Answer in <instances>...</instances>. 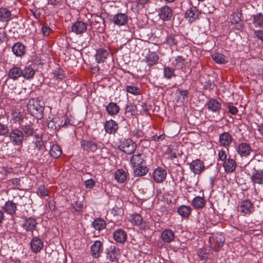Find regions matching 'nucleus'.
Returning a JSON list of instances; mask_svg holds the SVG:
<instances>
[{
    "instance_id": "nucleus-49",
    "label": "nucleus",
    "mask_w": 263,
    "mask_h": 263,
    "mask_svg": "<svg viewBox=\"0 0 263 263\" xmlns=\"http://www.w3.org/2000/svg\"><path fill=\"white\" fill-rule=\"evenodd\" d=\"M125 90L127 92L135 96L139 95L141 93V91L139 88L133 85L126 86L125 87Z\"/></svg>"
},
{
    "instance_id": "nucleus-3",
    "label": "nucleus",
    "mask_w": 263,
    "mask_h": 263,
    "mask_svg": "<svg viewBox=\"0 0 263 263\" xmlns=\"http://www.w3.org/2000/svg\"><path fill=\"white\" fill-rule=\"evenodd\" d=\"M105 15V13H102L100 16L98 15L92 16V21H89V25L91 27H94L98 29L100 32H103L105 28L104 21V16Z\"/></svg>"
},
{
    "instance_id": "nucleus-27",
    "label": "nucleus",
    "mask_w": 263,
    "mask_h": 263,
    "mask_svg": "<svg viewBox=\"0 0 263 263\" xmlns=\"http://www.w3.org/2000/svg\"><path fill=\"white\" fill-rule=\"evenodd\" d=\"M109 52L107 50L100 48L97 50L96 53V60L98 63H102L107 58Z\"/></svg>"
},
{
    "instance_id": "nucleus-39",
    "label": "nucleus",
    "mask_w": 263,
    "mask_h": 263,
    "mask_svg": "<svg viewBox=\"0 0 263 263\" xmlns=\"http://www.w3.org/2000/svg\"><path fill=\"white\" fill-rule=\"evenodd\" d=\"M158 59L159 57L157 54L155 52H153L149 53L146 57V62L149 67H151L157 63Z\"/></svg>"
},
{
    "instance_id": "nucleus-37",
    "label": "nucleus",
    "mask_w": 263,
    "mask_h": 263,
    "mask_svg": "<svg viewBox=\"0 0 263 263\" xmlns=\"http://www.w3.org/2000/svg\"><path fill=\"white\" fill-rule=\"evenodd\" d=\"M62 120L59 117H55L50 120L48 123V127L52 129L59 130L61 127Z\"/></svg>"
},
{
    "instance_id": "nucleus-44",
    "label": "nucleus",
    "mask_w": 263,
    "mask_h": 263,
    "mask_svg": "<svg viewBox=\"0 0 263 263\" xmlns=\"http://www.w3.org/2000/svg\"><path fill=\"white\" fill-rule=\"evenodd\" d=\"M62 153V149L58 144H53L49 152L50 156L54 158L59 157Z\"/></svg>"
},
{
    "instance_id": "nucleus-7",
    "label": "nucleus",
    "mask_w": 263,
    "mask_h": 263,
    "mask_svg": "<svg viewBox=\"0 0 263 263\" xmlns=\"http://www.w3.org/2000/svg\"><path fill=\"white\" fill-rule=\"evenodd\" d=\"M236 151L241 157H247L250 155L252 149L249 143L241 142L237 146Z\"/></svg>"
},
{
    "instance_id": "nucleus-12",
    "label": "nucleus",
    "mask_w": 263,
    "mask_h": 263,
    "mask_svg": "<svg viewBox=\"0 0 263 263\" xmlns=\"http://www.w3.org/2000/svg\"><path fill=\"white\" fill-rule=\"evenodd\" d=\"M37 224V222L35 219L32 217H29L24 221L22 227L26 231H30L32 232L34 230H35Z\"/></svg>"
},
{
    "instance_id": "nucleus-64",
    "label": "nucleus",
    "mask_w": 263,
    "mask_h": 263,
    "mask_svg": "<svg viewBox=\"0 0 263 263\" xmlns=\"http://www.w3.org/2000/svg\"><path fill=\"white\" fill-rule=\"evenodd\" d=\"M7 38L6 33L4 31H0V44L4 42Z\"/></svg>"
},
{
    "instance_id": "nucleus-60",
    "label": "nucleus",
    "mask_w": 263,
    "mask_h": 263,
    "mask_svg": "<svg viewBox=\"0 0 263 263\" xmlns=\"http://www.w3.org/2000/svg\"><path fill=\"white\" fill-rule=\"evenodd\" d=\"M12 183L15 185L18 189H21L22 185H21V180L18 178H14L11 180Z\"/></svg>"
},
{
    "instance_id": "nucleus-40",
    "label": "nucleus",
    "mask_w": 263,
    "mask_h": 263,
    "mask_svg": "<svg viewBox=\"0 0 263 263\" xmlns=\"http://www.w3.org/2000/svg\"><path fill=\"white\" fill-rule=\"evenodd\" d=\"M207 105L209 109L214 112L219 110L221 108L220 103L216 99L209 100Z\"/></svg>"
},
{
    "instance_id": "nucleus-5",
    "label": "nucleus",
    "mask_w": 263,
    "mask_h": 263,
    "mask_svg": "<svg viewBox=\"0 0 263 263\" xmlns=\"http://www.w3.org/2000/svg\"><path fill=\"white\" fill-rule=\"evenodd\" d=\"M121 149L127 154L133 153L137 148V144L130 139H124L122 142Z\"/></svg>"
},
{
    "instance_id": "nucleus-57",
    "label": "nucleus",
    "mask_w": 263,
    "mask_h": 263,
    "mask_svg": "<svg viewBox=\"0 0 263 263\" xmlns=\"http://www.w3.org/2000/svg\"><path fill=\"white\" fill-rule=\"evenodd\" d=\"M38 191L42 196H47L48 194V190L44 185H40L38 188Z\"/></svg>"
},
{
    "instance_id": "nucleus-29",
    "label": "nucleus",
    "mask_w": 263,
    "mask_h": 263,
    "mask_svg": "<svg viewBox=\"0 0 263 263\" xmlns=\"http://www.w3.org/2000/svg\"><path fill=\"white\" fill-rule=\"evenodd\" d=\"M223 167L226 172L232 173L236 168V163L233 159L228 158L223 162Z\"/></svg>"
},
{
    "instance_id": "nucleus-58",
    "label": "nucleus",
    "mask_w": 263,
    "mask_h": 263,
    "mask_svg": "<svg viewBox=\"0 0 263 263\" xmlns=\"http://www.w3.org/2000/svg\"><path fill=\"white\" fill-rule=\"evenodd\" d=\"M42 29L43 33L45 36H48L50 34V32L52 30L49 27H48L46 25L43 26L42 27Z\"/></svg>"
},
{
    "instance_id": "nucleus-52",
    "label": "nucleus",
    "mask_w": 263,
    "mask_h": 263,
    "mask_svg": "<svg viewBox=\"0 0 263 263\" xmlns=\"http://www.w3.org/2000/svg\"><path fill=\"white\" fill-rule=\"evenodd\" d=\"M142 217L140 214H136L132 216L131 219L132 223L136 225L140 226L142 224Z\"/></svg>"
},
{
    "instance_id": "nucleus-8",
    "label": "nucleus",
    "mask_w": 263,
    "mask_h": 263,
    "mask_svg": "<svg viewBox=\"0 0 263 263\" xmlns=\"http://www.w3.org/2000/svg\"><path fill=\"white\" fill-rule=\"evenodd\" d=\"M190 168L195 174L199 175L204 171L205 166L202 161L200 159H196L191 162Z\"/></svg>"
},
{
    "instance_id": "nucleus-41",
    "label": "nucleus",
    "mask_w": 263,
    "mask_h": 263,
    "mask_svg": "<svg viewBox=\"0 0 263 263\" xmlns=\"http://www.w3.org/2000/svg\"><path fill=\"white\" fill-rule=\"evenodd\" d=\"M127 178L125 172L123 170H118L115 173V179L119 183L124 182Z\"/></svg>"
},
{
    "instance_id": "nucleus-4",
    "label": "nucleus",
    "mask_w": 263,
    "mask_h": 263,
    "mask_svg": "<svg viewBox=\"0 0 263 263\" xmlns=\"http://www.w3.org/2000/svg\"><path fill=\"white\" fill-rule=\"evenodd\" d=\"M121 256L120 250L115 246H111L106 249V258L111 262H118Z\"/></svg>"
},
{
    "instance_id": "nucleus-56",
    "label": "nucleus",
    "mask_w": 263,
    "mask_h": 263,
    "mask_svg": "<svg viewBox=\"0 0 263 263\" xmlns=\"http://www.w3.org/2000/svg\"><path fill=\"white\" fill-rule=\"evenodd\" d=\"M84 185L87 189H91L95 185V181L92 179H88L84 181Z\"/></svg>"
},
{
    "instance_id": "nucleus-33",
    "label": "nucleus",
    "mask_w": 263,
    "mask_h": 263,
    "mask_svg": "<svg viewBox=\"0 0 263 263\" xmlns=\"http://www.w3.org/2000/svg\"><path fill=\"white\" fill-rule=\"evenodd\" d=\"M106 110L108 115L114 116L119 112L120 107L117 103L110 102L106 106Z\"/></svg>"
},
{
    "instance_id": "nucleus-31",
    "label": "nucleus",
    "mask_w": 263,
    "mask_h": 263,
    "mask_svg": "<svg viewBox=\"0 0 263 263\" xmlns=\"http://www.w3.org/2000/svg\"><path fill=\"white\" fill-rule=\"evenodd\" d=\"M35 74V70L31 65L26 66L22 69V77L27 80L32 79Z\"/></svg>"
},
{
    "instance_id": "nucleus-45",
    "label": "nucleus",
    "mask_w": 263,
    "mask_h": 263,
    "mask_svg": "<svg viewBox=\"0 0 263 263\" xmlns=\"http://www.w3.org/2000/svg\"><path fill=\"white\" fill-rule=\"evenodd\" d=\"M253 23L256 26L262 27L263 26V14L261 13L253 15Z\"/></svg>"
},
{
    "instance_id": "nucleus-6",
    "label": "nucleus",
    "mask_w": 263,
    "mask_h": 263,
    "mask_svg": "<svg viewBox=\"0 0 263 263\" xmlns=\"http://www.w3.org/2000/svg\"><path fill=\"white\" fill-rule=\"evenodd\" d=\"M214 243L213 250L218 252L220 251L225 241L224 235L221 233H217L212 236Z\"/></svg>"
},
{
    "instance_id": "nucleus-24",
    "label": "nucleus",
    "mask_w": 263,
    "mask_h": 263,
    "mask_svg": "<svg viewBox=\"0 0 263 263\" xmlns=\"http://www.w3.org/2000/svg\"><path fill=\"white\" fill-rule=\"evenodd\" d=\"M112 20L115 25H124L127 22V16L124 13H118L114 16Z\"/></svg>"
},
{
    "instance_id": "nucleus-46",
    "label": "nucleus",
    "mask_w": 263,
    "mask_h": 263,
    "mask_svg": "<svg viewBox=\"0 0 263 263\" xmlns=\"http://www.w3.org/2000/svg\"><path fill=\"white\" fill-rule=\"evenodd\" d=\"M180 36L176 34H170L169 35L166 39V43L170 45V46H176L177 44Z\"/></svg>"
},
{
    "instance_id": "nucleus-54",
    "label": "nucleus",
    "mask_w": 263,
    "mask_h": 263,
    "mask_svg": "<svg viewBox=\"0 0 263 263\" xmlns=\"http://www.w3.org/2000/svg\"><path fill=\"white\" fill-rule=\"evenodd\" d=\"M163 73L164 77L167 79H171L174 75V69L169 67L164 68Z\"/></svg>"
},
{
    "instance_id": "nucleus-48",
    "label": "nucleus",
    "mask_w": 263,
    "mask_h": 263,
    "mask_svg": "<svg viewBox=\"0 0 263 263\" xmlns=\"http://www.w3.org/2000/svg\"><path fill=\"white\" fill-rule=\"evenodd\" d=\"M212 59L218 64H225L227 60H225L224 56L219 53H215L212 55Z\"/></svg>"
},
{
    "instance_id": "nucleus-1",
    "label": "nucleus",
    "mask_w": 263,
    "mask_h": 263,
    "mask_svg": "<svg viewBox=\"0 0 263 263\" xmlns=\"http://www.w3.org/2000/svg\"><path fill=\"white\" fill-rule=\"evenodd\" d=\"M44 108V102L39 98H31L27 103V110L37 119H41L43 118Z\"/></svg>"
},
{
    "instance_id": "nucleus-53",
    "label": "nucleus",
    "mask_w": 263,
    "mask_h": 263,
    "mask_svg": "<svg viewBox=\"0 0 263 263\" xmlns=\"http://www.w3.org/2000/svg\"><path fill=\"white\" fill-rule=\"evenodd\" d=\"M9 132L7 125L0 123V136H7L9 134Z\"/></svg>"
},
{
    "instance_id": "nucleus-55",
    "label": "nucleus",
    "mask_w": 263,
    "mask_h": 263,
    "mask_svg": "<svg viewBox=\"0 0 263 263\" xmlns=\"http://www.w3.org/2000/svg\"><path fill=\"white\" fill-rule=\"evenodd\" d=\"M111 213L115 216H119L123 213V210L117 206H115L112 208Z\"/></svg>"
},
{
    "instance_id": "nucleus-17",
    "label": "nucleus",
    "mask_w": 263,
    "mask_h": 263,
    "mask_svg": "<svg viewBox=\"0 0 263 263\" xmlns=\"http://www.w3.org/2000/svg\"><path fill=\"white\" fill-rule=\"evenodd\" d=\"M250 178L254 184H263V170L254 169Z\"/></svg>"
},
{
    "instance_id": "nucleus-51",
    "label": "nucleus",
    "mask_w": 263,
    "mask_h": 263,
    "mask_svg": "<svg viewBox=\"0 0 263 263\" xmlns=\"http://www.w3.org/2000/svg\"><path fill=\"white\" fill-rule=\"evenodd\" d=\"M13 118L12 120L14 121V122H18L21 125V123L23 122L24 119V116L21 112H14L13 114Z\"/></svg>"
},
{
    "instance_id": "nucleus-28",
    "label": "nucleus",
    "mask_w": 263,
    "mask_h": 263,
    "mask_svg": "<svg viewBox=\"0 0 263 263\" xmlns=\"http://www.w3.org/2000/svg\"><path fill=\"white\" fill-rule=\"evenodd\" d=\"M3 209L6 213L11 215L14 214L17 209L16 204L10 200L6 202Z\"/></svg>"
},
{
    "instance_id": "nucleus-63",
    "label": "nucleus",
    "mask_w": 263,
    "mask_h": 263,
    "mask_svg": "<svg viewBox=\"0 0 263 263\" xmlns=\"http://www.w3.org/2000/svg\"><path fill=\"white\" fill-rule=\"evenodd\" d=\"M176 62L181 65H184L185 64V59L182 56H178L175 60Z\"/></svg>"
},
{
    "instance_id": "nucleus-14",
    "label": "nucleus",
    "mask_w": 263,
    "mask_h": 263,
    "mask_svg": "<svg viewBox=\"0 0 263 263\" xmlns=\"http://www.w3.org/2000/svg\"><path fill=\"white\" fill-rule=\"evenodd\" d=\"M240 209L245 214H250L254 211V204L249 200H243L241 202Z\"/></svg>"
},
{
    "instance_id": "nucleus-20",
    "label": "nucleus",
    "mask_w": 263,
    "mask_h": 263,
    "mask_svg": "<svg viewBox=\"0 0 263 263\" xmlns=\"http://www.w3.org/2000/svg\"><path fill=\"white\" fill-rule=\"evenodd\" d=\"M22 76V69L17 66H14L10 68L8 72V77L15 80Z\"/></svg>"
},
{
    "instance_id": "nucleus-36",
    "label": "nucleus",
    "mask_w": 263,
    "mask_h": 263,
    "mask_svg": "<svg viewBox=\"0 0 263 263\" xmlns=\"http://www.w3.org/2000/svg\"><path fill=\"white\" fill-rule=\"evenodd\" d=\"M175 237L174 232L169 229L165 230L161 234V238L162 240L167 243L172 241Z\"/></svg>"
},
{
    "instance_id": "nucleus-34",
    "label": "nucleus",
    "mask_w": 263,
    "mask_h": 263,
    "mask_svg": "<svg viewBox=\"0 0 263 263\" xmlns=\"http://www.w3.org/2000/svg\"><path fill=\"white\" fill-rule=\"evenodd\" d=\"M83 208L84 206L82 203L76 202L69 207V210L73 214L81 215Z\"/></svg>"
},
{
    "instance_id": "nucleus-18",
    "label": "nucleus",
    "mask_w": 263,
    "mask_h": 263,
    "mask_svg": "<svg viewBox=\"0 0 263 263\" xmlns=\"http://www.w3.org/2000/svg\"><path fill=\"white\" fill-rule=\"evenodd\" d=\"M118 125L113 120H110L105 122L104 128L107 133L109 134H115L118 129Z\"/></svg>"
},
{
    "instance_id": "nucleus-23",
    "label": "nucleus",
    "mask_w": 263,
    "mask_h": 263,
    "mask_svg": "<svg viewBox=\"0 0 263 263\" xmlns=\"http://www.w3.org/2000/svg\"><path fill=\"white\" fill-rule=\"evenodd\" d=\"M11 12L6 7L0 8V22L8 23L11 19Z\"/></svg>"
},
{
    "instance_id": "nucleus-32",
    "label": "nucleus",
    "mask_w": 263,
    "mask_h": 263,
    "mask_svg": "<svg viewBox=\"0 0 263 263\" xmlns=\"http://www.w3.org/2000/svg\"><path fill=\"white\" fill-rule=\"evenodd\" d=\"M192 204L195 209H201L205 206V200L203 197L196 196L193 199Z\"/></svg>"
},
{
    "instance_id": "nucleus-59",
    "label": "nucleus",
    "mask_w": 263,
    "mask_h": 263,
    "mask_svg": "<svg viewBox=\"0 0 263 263\" xmlns=\"http://www.w3.org/2000/svg\"><path fill=\"white\" fill-rule=\"evenodd\" d=\"M218 158L221 161H226L227 159V155L226 151L224 150H221L218 153Z\"/></svg>"
},
{
    "instance_id": "nucleus-21",
    "label": "nucleus",
    "mask_w": 263,
    "mask_h": 263,
    "mask_svg": "<svg viewBox=\"0 0 263 263\" xmlns=\"http://www.w3.org/2000/svg\"><path fill=\"white\" fill-rule=\"evenodd\" d=\"M102 246L103 243L101 241L99 240L95 241L90 248V254L92 257L96 258L99 257Z\"/></svg>"
},
{
    "instance_id": "nucleus-47",
    "label": "nucleus",
    "mask_w": 263,
    "mask_h": 263,
    "mask_svg": "<svg viewBox=\"0 0 263 263\" xmlns=\"http://www.w3.org/2000/svg\"><path fill=\"white\" fill-rule=\"evenodd\" d=\"M148 170L145 166H140L134 171L133 174L135 177L142 176L146 174Z\"/></svg>"
},
{
    "instance_id": "nucleus-9",
    "label": "nucleus",
    "mask_w": 263,
    "mask_h": 263,
    "mask_svg": "<svg viewBox=\"0 0 263 263\" xmlns=\"http://www.w3.org/2000/svg\"><path fill=\"white\" fill-rule=\"evenodd\" d=\"M34 126V125L31 122H26L20 125V129L24 135L25 139L33 135L35 132Z\"/></svg>"
},
{
    "instance_id": "nucleus-2",
    "label": "nucleus",
    "mask_w": 263,
    "mask_h": 263,
    "mask_svg": "<svg viewBox=\"0 0 263 263\" xmlns=\"http://www.w3.org/2000/svg\"><path fill=\"white\" fill-rule=\"evenodd\" d=\"M9 137L11 142L14 145H22L25 138L20 129L12 127H11L10 132H9Z\"/></svg>"
},
{
    "instance_id": "nucleus-42",
    "label": "nucleus",
    "mask_w": 263,
    "mask_h": 263,
    "mask_svg": "<svg viewBox=\"0 0 263 263\" xmlns=\"http://www.w3.org/2000/svg\"><path fill=\"white\" fill-rule=\"evenodd\" d=\"M189 91L187 90H181L178 89L176 93V97L177 98V101L183 103L185 101L187 100V96L189 95Z\"/></svg>"
},
{
    "instance_id": "nucleus-19",
    "label": "nucleus",
    "mask_w": 263,
    "mask_h": 263,
    "mask_svg": "<svg viewBox=\"0 0 263 263\" xmlns=\"http://www.w3.org/2000/svg\"><path fill=\"white\" fill-rule=\"evenodd\" d=\"M199 14L200 12L197 8L193 7L186 11L185 14V17L186 19H188L190 22H193L195 21L196 19L198 18Z\"/></svg>"
},
{
    "instance_id": "nucleus-61",
    "label": "nucleus",
    "mask_w": 263,
    "mask_h": 263,
    "mask_svg": "<svg viewBox=\"0 0 263 263\" xmlns=\"http://www.w3.org/2000/svg\"><path fill=\"white\" fill-rule=\"evenodd\" d=\"M254 35L262 42H263V30H256Z\"/></svg>"
},
{
    "instance_id": "nucleus-62",
    "label": "nucleus",
    "mask_w": 263,
    "mask_h": 263,
    "mask_svg": "<svg viewBox=\"0 0 263 263\" xmlns=\"http://www.w3.org/2000/svg\"><path fill=\"white\" fill-rule=\"evenodd\" d=\"M229 111L232 115H236L238 112L237 108L234 106H228Z\"/></svg>"
},
{
    "instance_id": "nucleus-25",
    "label": "nucleus",
    "mask_w": 263,
    "mask_h": 263,
    "mask_svg": "<svg viewBox=\"0 0 263 263\" xmlns=\"http://www.w3.org/2000/svg\"><path fill=\"white\" fill-rule=\"evenodd\" d=\"M233 140L231 134L228 132H223L219 135V141L221 145L224 146H229Z\"/></svg>"
},
{
    "instance_id": "nucleus-26",
    "label": "nucleus",
    "mask_w": 263,
    "mask_h": 263,
    "mask_svg": "<svg viewBox=\"0 0 263 263\" xmlns=\"http://www.w3.org/2000/svg\"><path fill=\"white\" fill-rule=\"evenodd\" d=\"M113 236L114 239L120 243H124L127 239L126 233L121 229L115 231L113 234Z\"/></svg>"
},
{
    "instance_id": "nucleus-10",
    "label": "nucleus",
    "mask_w": 263,
    "mask_h": 263,
    "mask_svg": "<svg viewBox=\"0 0 263 263\" xmlns=\"http://www.w3.org/2000/svg\"><path fill=\"white\" fill-rule=\"evenodd\" d=\"M153 176L155 182L162 183L166 178V172L161 167H157L154 171Z\"/></svg>"
},
{
    "instance_id": "nucleus-16",
    "label": "nucleus",
    "mask_w": 263,
    "mask_h": 263,
    "mask_svg": "<svg viewBox=\"0 0 263 263\" xmlns=\"http://www.w3.org/2000/svg\"><path fill=\"white\" fill-rule=\"evenodd\" d=\"M159 15L160 18L163 21H168L172 17V10L171 8L167 6H163L159 9Z\"/></svg>"
},
{
    "instance_id": "nucleus-43",
    "label": "nucleus",
    "mask_w": 263,
    "mask_h": 263,
    "mask_svg": "<svg viewBox=\"0 0 263 263\" xmlns=\"http://www.w3.org/2000/svg\"><path fill=\"white\" fill-rule=\"evenodd\" d=\"M144 160L141 158V154L134 155L130 158V162L134 167L140 165L143 163Z\"/></svg>"
},
{
    "instance_id": "nucleus-13",
    "label": "nucleus",
    "mask_w": 263,
    "mask_h": 263,
    "mask_svg": "<svg viewBox=\"0 0 263 263\" xmlns=\"http://www.w3.org/2000/svg\"><path fill=\"white\" fill-rule=\"evenodd\" d=\"M43 242L37 237H33L30 242V247L31 251L37 253L39 252L43 248Z\"/></svg>"
},
{
    "instance_id": "nucleus-15",
    "label": "nucleus",
    "mask_w": 263,
    "mask_h": 263,
    "mask_svg": "<svg viewBox=\"0 0 263 263\" xmlns=\"http://www.w3.org/2000/svg\"><path fill=\"white\" fill-rule=\"evenodd\" d=\"M81 146L84 151L94 152L99 148L98 144L91 141L83 140L81 141Z\"/></svg>"
},
{
    "instance_id": "nucleus-30",
    "label": "nucleus",
    "mask_w": 263,
    "mask_h": 263,
    "mask_svg": "<svg viewBox=\"0 0 263 263\" xmlns=\"http://www.w3.org/2000/svg\"><path fill=\"white\" fill-rule=\"evenodd\" d=\"M92 227L98 231H100L106 228V221L101 218H97L95 219L92 223Z\"/></svg>"
},
{
    "instance_id": "nucleus-38",
    "label": "nucleus",
    "mask_w": 263,
    "mask_h": 263,
    "mask_svg": "<svg viewBox=\"0 0 263 263\" xmlns=\"http://www.w3.org/2000/svg\"><path fill=\"white\" fill-rule=\"evenodd\" d=\"M137 112V106L134 104L129 103L126 104L125 108V114L127 117L135 115Z\"/></svg>"
},
{
    "instance_id": "nucleus-11",
    "label": "nucleus",
    "mask_w": 263,
    "mask_h": 263,
    "mask_svg": "<svg viewBox=\"0 0 263 263\" xmlns=\"http://www.w3.org/2000/svg\"><path fill=\"white\" fill-rule=\"evenodd\" d=\"M86 24L81 21H76L71 26L72 31L77 34H82L86 31Z\"/></svg>"
},
{
    "instance_id": "nucleus-35",
    "label": "nucleus",
    "mask_w": 263,
    "mask_h": 263,
    "mask_svg": "<svg viewBox=\"0 0 263 263\" xmlns=\"http://www.w3.org/2000/svg\"><path fill=\"white\" fill-rule=\"evenodd\" d=\"M192 209L187 205H181L177 209L178 213L182 217L187 218L191 214Z\"/></svg>"
},
{
    "instance_id": "nucleus-22",
    "label": "nucleus",
    "mask_w": 263,
    "mask_h": 263,
    "mask_svg": "<svg viewBox=\"0 0 263 263\" xmlns=\"http://www.w3.org/2000/svg\"><path fill=\"white\" fill-rule=\"evenodd\" d=\"M12 51L16 57H22L26 52V47L22 43L17 42L12 46Z\"/></svg>"
},
{
    "instance_id": "nucleus-50",
    "label": "nucleus",
    "mask_w": 263,
    "mask_h": 263,
    "mask_svg": "<svg viewBox=\"0 0 263 263\" xmlns=\"http://www.w3.org/2000/svg\"><path fill=\"white\" fill-rule=\"evenodd\" d=\"M242 16L241 12H235L233 13L231 18V22L232 24H236L241 21V17Z\"/></svg>"
}]
</instances>
